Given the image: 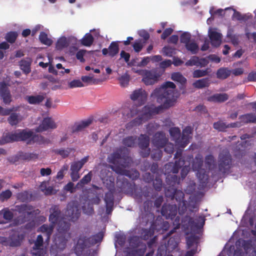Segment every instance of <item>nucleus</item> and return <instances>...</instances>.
<instances>
[{"label": "nucleus", "instance_id": "f257e3e1", "mask_svg": "<svg viewBox=\"0 0 256 256\" xmlns=\"http://www.w3.org/2000/svg\"><path fill=\"white\" fill-rule=\"evenodd\" d=\"M28 140L27 144H31L36 143L42 145L50 142V140L39 134H34L30 131L26 130H18L4 134L0 138V145L14 142Z\"/></svg>", "mask_w": 256, "mask_h": 256}, {"label": "nucleus", "instance_id": "f03ea898", "mask_svg": "<svg viewBox=\"0 0 256 256\" xmlns=\"http://www.w3.org/2000/svg\"><path fill=\"white\" fill-rule=\"evenodd\" d=\"M175 88V84L173 82L168 81L152 92L151 96L156 98L157 102L161 104L156 108L158 112L161 109H168L174 106L176 100L174 96Z\"/></svg>", "mask_w": 256, "mask_h": 256}, {"label": "nucleus", "instance_id": "7ed1b4c3", "mask_svg": "<svg viewBox=\"0 0 256 256\" xmlns=\"http://www.w3.org/2000/svg\"><path fill=\"white\" fill-rule=\"evenodd\" d=\"M140 104L139 106L134 104L130 108V112L127 114L128 118H132L138 114V117L132 121V126H139L144 120L150 118L152 116V110L149 106H146L140 109Z\"/></svg>", "mask_w": 256, "mask_h": 256}, {"label": "nucleus", "instance_id": "20e7f679", "mask_svg": "<svg viewBox=\"0 0 256 256\" xmlns=\"http://www.w3.org/2000/svg\"><path fill=\"white\" fill-rule=\"evenodd\" d=\"M204 160L202 155L198 154L193 159L192 167L194 171L196 172V174L200 183L202 186L208 182V171L202 168Z\"/></svg>", "mask_w": 256, "mask_h": 256}, {"label": "nucleus", "instance_id": "39448f33", "mask_svg": "<svg viewBox=\"0 0 256 256\" xmlns=\"http://www.w3.org/2000/svg\"><path fill=\"white\" fill-rule=\"evenodd\" d=\"M220 157V160L218 168L217 167L216 160L212 155L208 154L204 158L205 170L208 171V174L210 171L212 172L213 177L216 175L215 173H224V156H222L221 154Z\"/></svg>", "mask_w": 256, "mask_h": 256}, {"label": "nucleus", "instance_id": "423d86ee", "mask_svg": "<svg viewBox=\"0 0 256 256\" xmlns=\"http://www.w3.org/2000/svg\"><path fill=\"white\" fill-rule=\"evenodd\" d=\"M130 160V158L128 156H126L124 158V162L123 164L120 165L110 166V168L112 171L118 174L125 176L129 177L130 178H132V179H136L138 178L140 175L138 170H130L125 169V168L129 166Z\"/></svg>", "mask_w": 256, "mask_h": 256}, {"label": "nucleus", "instance_id": "0eeeda50", "mask_svg": "<svg viewBox=\"0 0 256 256\" xmlns=\"http://www.w3.org/2000/svg\"><path fill=\"white\" fill-rule=\"evenodd\" d=\"M182 150H178L174 154V158L178 159L176 160L174 164L168 162L164 165V170L166 174L172 173L178 174L180 168L185 164L184 158L182 157Z\"/></svg>", "mask_w": 256, "mask_h": 256}, {"label": "nucleus", "instance_id": "6e6552de", "mask_svg": "<svg viewBox=\"0 0 256 256\" xmlns=\"http://www.w3.org/2000/svg\"><path fill=\"white\" fill-rule=\"evenodd\" d=\"M50 214L49 216V220L52 224L58 223L59 230L63 232L66 231L69 228V225L67 222H64V227L61 228L60 221L62 218V214L58 206L53 205L50 208Z\"/></svg>", "mask_w": 256, "mask_h": 256}, {"label": "nucleus", "instance_id": "1a4fd4ad", "mask_svg": "<svg viewBox=\"0 0 256 256\" xmlns=\"http://www.w3.org/2000/svg\"><path fill=\"white\" fill-rule=\"evenodd\" d=\"M205 218L204 216H200L194 220L189 216H186L182 220V224L184 228H198L202 227L204 224Z\"/></svg>", "mask_w": 256, "mask_h": 256}, {"label": "nucleus", "instance_id": "9d476101", "mask_svg": "<svg viewBox=\"0 0 256 256\" xmlns=\"http://www.w3.org/2000/svg\"><path fill=\"white\" fill-rule=\"evenodd\" d=\"M168 186L165 188V196L171 200H174V192L176 189V185L180 183V178L176 175L168 176L166 180Z\"/></svg>", "mask_w": 256, "mask_h": 256}, {"label": "nucleus", "instance_id": "9b49d317", "mask_svg": "<svg viewBox=\"0 0 256 256\" xmlns=\"http://www.w3.org/2000/svg\"><path fill=\"white\" fill-rule=\"evenodd\" d=\"M137 72L142 76V81L147 86L154 84L159 78V75L154 70H138Z\"/></svg>", "mask_w": 256, "mask_h": 256}, {"label": "nucleus", "instance_id": "f8f14e48", "mask_svg": "<svg viewBox=\"0 0 256 256\" xmlns=\"http://www.w3.org/2000/svg\"><path fill=\"white\" fill-rule=\"evenodd\" d=\"M90 234L87 232L82 233L80 235L74 247V252L77 256L82 254L84 250L90 244Z\"/></svg>", "mask_w": 256, "mask_h": 256}, {"label": "nucleus", "instance_id": "ddd939ff", "mask_svg": "<svg viewBox=\"0 0 256 256\" xmlns=\"http://www.w3.org/2000/svg\"><path fill=\"white\" fill-rule=\"evenodd\" d=\"M138 146L140 148V156L144 158H148L150 152L149 136L146 134H141L138 138Z\"/></svg>", "mask_w": 256, "mask_h": 256}, {"label": "nucleus", "instance_id": "4468645a", "mask_svg": "<svg viewBox=\"0 0 256 256\" xmlns=\"http://www.w3.org/2000/svg\"><path fill=\"white\" fill-rule=\"evenodd\" d=\"M80 214V210L75 202H72L68 204L64 216L68 220L74 222L78 218Z\"/></svg>", "mask_w": 256, "mask_h": 256}, {"label": "nucleus", "instance_id": "2eb2a0df", "mask_svg": "<svg viewBox=\"0 0 256 256\" xmlns=\"http://www.w3.org/2000/svg\"><path fill=\"white\" fill-rule=\"evenodd\" d=\"M168 142V138L162 132H158L155 133L152 140V142L154 146L158 148H164Z\"/></svg>", "mask_w": 256, "mask_h": 256}, {"label": "nucleus", "instance_id": "dca6fc26", "mask_svg": "<svg viewBox=\"0 0 256 256\" xmlns=\"http://www.w3.org/2000/svg\"><path fill=\"white\" fill-rule=\"evenodd\" d=\"M139 242L138 239L136 238H133L131 240L130 244H132L134 243L136 246V248L130 250L127 252L126 256H144L146 250V246L145 245H142L139 247Z\"/></svg>", "mask_w": 256, "mask_h": 256}, {"label": "nucleus", "instance_id": "f3484780", "mask_svg": "<svg viewBox=\"0 0 256 256\" xmlns=\"http://www.w3.org/2000/svg\"><path fill=\"white\" fill-rule=\"evenodd\" d=\"M161 214L166 219H173L177 214L176 205L164 204L162 206Z\"/></svg>", "mask_w": 256, "mask_h": 256}, {"label": "nucleus", "instance_id": "a211bd4d", "mask_svg": "<svg viewBox=\"0 0 256 256\" xmlns=\"http://www.w3.org/2000/svg\"><path fill=\"white\" fill-rule=\"evenodd\" d=\"M57 125L54 120L50 117L44 118L41 124L36 128V131L41 132L49 129H55Z\"/></svg>", "mask_w": 256, "mask_h": 256}, {"label": "nucleus", "instance_id": "6ab92c4d", "mask_svg": "<svg viewBox=\"0 0 256 256\" xmlns=\"http://www.w3.org/2000/svg\"><path fill=\"white\" fill-rule=\"evenodd\" d=\"M184 194L182 190H178L177 188L176 190L174 199L175 198L176 201L178 202V212L180 215L184 214L187 208L186 202L184 200Z\"/></svg>", "mask_w": 256, "mask_h": 256}, {"label": "nucleus", "instance_id": "aec40b11", "mask_svg": "<svg viewBox=\"0 0 256 256\" xmlns=\"http://www.w3.org/2000/svg\"><path fill=\"white\" fill-rule=\"evenodd\" d=\"M148 94L142 88L134 90L130 94V98L133 101L138 100L140 106L143 105L146 102Z\"/></svg>", "mask_w": 256, "mask_h": 256}, {"label": "nucleus", "instance_id": "412c9836", "mask_svg": "<svg viewBox=\"0 0 256 256\" xmlns=\"http://www.w3.org/2000/svg\"><path fill=\"white\" fill-rule=\"evenodd\" d=\"M152 204V202L151 200H146L144 203V213L142 214V222L147 224L149 220L154 218V214L150 212Z\"/></svg>", "mask_w": 256, "mask_h": 256}, {"label": "nucleus", "instance_id": "4be33fe9", "mask_svg": "<svg viewBox=\"0 0 256 256\" xmlns=\"http://www.w3.org/2000/svg\"><path fill=\"white\" fill-rule=\"evenodd\" d=\"M208 36L212 46L214 47H218L222 42V34L216 32L214 30L210 28L208 32Z\"/></svg>", "mask_w": 256, "mask_h": 256}, {"label": "nucleus", "instance_id": "5701e85b", "mask_svg": "<svg viewBox=\"0 0 256 256\" xmlns=\"http://www.w3.org/2000/svg\"><path fill=\"white\" fill-rule=\"evenodd\" d=\"M110 166L108 167L103 168L100 172V177L101 179L104 181H108L110 182L109 186H114V178L113 176L112 172L110 170Z\"/></svg>", "mask_w": 256, "mask_h": 256}, {"label": "nucleus", "instance_id": "b1692460", "mask_svg": "<svg viewBox=\"0 0 256 256\" xmlns=\"http://www.w3.org/2000/svg\"><path fill=\"white\" fill-rule=\"evenodd\" d=\"M0 96L3 102L6 104H8L12 102L10 90L5 83L0 86Z\"/></svg>", "mask_w": 256, "mask_h": 256}, {"label": "nucleus", "instance_id": "393cba45", "mask_svg": "<svg viewBox=\"0 0 256 256\" xmlns=\"http://www.w3.org/2000/svg\"><path fill=\"white\" fill-rule=\"evenodd\" d=\"M107 188L109 190L108 192L105 194L104 200L107 205L108 208H111L114 206V194L115 192V188L114 186H107Z\"/></svg>", "mask_w": 256, "mask_h": 256}, {"label": "nucleus", "instance_id": "a878e982", "mask_svg": "<svg viewBox=\"0 0 256 256\" xmlns=\"http://www.w3.org/2000/svg\"><path fill=\"white\" fill-rule=\"evenodd\" d=\"M193 132V128L190 126H186L183 130L182 134L181 148H184L189 143V140L191 138L190 134Z\"/></svg>", "mask_w": 256, "mask_h": 256}, {"label": "nucleus", "instance_id": "bb28decb", "mask_svg": "<svg viewBox=\"0 0 256 256\" xmlns=\"http://www.w3.org/2000/svg\"><path fill=\"white\" fill-rule=\"evenodd\" d=\"M169 132L172 140L175 142L177 145L181 147L182 135L180 130L178 128H171L169 130Z\"/></svg>", "mask_w": 256, "mask_h": 256}, {"label": "nucleus", "instance_id": "cd10ccee", "mask_svg": "<svg viewBox=\"0 0 256 256\" xmlns=\"http://www.w3.org/2000/svg\"><path fill=\"white\" fill-rule=\"evenodd\" d=\"M32 210V206L27 204L16 205L14 208H12V211H16L22 215L26 214L28 216L29 215L30 210Z\"/></svg>", "mask_w": 256, "mask_h": 256}, {"label": "nucleus", "instance_id": "c85d7f7f", "mask_svg": "<svg viewBox=\"0 0 256 256\" xmlns=\"http://www.w3.org/2000/svg\"><path fill=\"white\" fill-rule=\"evenodd\" d=\"M45 94L26 96V100L30 104H39L45 98Z\"/></svg>", "mask_w": 256, "mask_h": 256}, {"label": "nucleus", "instance_id": "c756f323", "mask_svg": "<svg viewBox=\"0 0 256 256\" xmlns=\"http://www.w3.org/2000/svg\"><path fill=\"white\" fill-rule=\"evenodd\" d=\"M54 226V224H52L50 225L44 224L39 228V230L46 237V240H50L53 232Z\"/></svg>", "mask_w": 256, "mask_h": 256}, {"label": "nucleus", "instance_id": "7c9ffc66", "mask_svg": "<svg viewBox=\"0 0 256 256\" xmlns=\"http://www.w3.org/2000/svg\"><path fill=\"white\" fill-rule=\"evenodd\" d=\"M239 118L240 122L244 124H256V115L253 113H248L242 115Z\"/></svg>", "mask_w": 256, "mask_h": 256}, {"label": "nucleus", "instance_id": "2f4dec72", "mask_svg": "<svg viewBox=\"0 0 256 256\" xmlns=\"http://www.w3.org/2000/svg\"><path fill=\"white\" fill-rule=\"evenodd\" d=\"M156 229L154 228V224L153 222L150 228H142L141 231V237L144 240H147L153 236L154 230Z\"/></svg>", "mask_w": 256, "mask_h": 256}, {"label": "nucleus", "instance_id": "473e14b6", "mask_svg": "<svg viewBox=\"0 0 256 256\" xmlns=\"http://www.w3.org/2000/svg\"><path fill=\"white\" fill-rule=\"evenodd\" d=\"M229 10H232L233 12L232 16V19L233 20H237L239 21L246 20H248V17L246 15H242L239 12L236 11L235 9L231 8H225V13Z\"/></svg>", "mask_w": 256, "mask_h": 256}, {"label": "nucleus", "instance_id": "72a5a7b5", "mask_svg": "<svg viewBox=\"0 0 256 256\" xmlns=\"http://www.w3.org/2000/svg\"><path fill=\"white\" fill-rule=\"evenodd\" d=\"M108 56L112 58L118 54L120 48L118 42H112L108 48Z\"/></svg>", "mask_w": 256, "mask_h": 256}, {"label": "nucleus", "instance_id": "f704fd0d", "mask_svg": "<svg viewBox=\"0 0 256 256\" xmlns=\"http://www.w3.org/2000/svg\"><path fill=\"white\" fill-rule=\"evenodd\" d=\"M210 84V80L208 78H203L196 80L192 85L194 88L200 89L208 87Z\"/></svg>", "mask_w": 256, "mask_h": 256}, {"label": "nucleus", "instance_id": "c9c22d12", "mask_svg": "<svg viewBox=\"0 0 256 256\" xmlns=\"http://www.w3.org/2000/svg\"><path fill=\"white\" fill-rule=\"evenodd\" d=\"M122 150L120 149L119 150L113 152L111 155V160L110 162L114 164H116V163L119 162L121 161L122 159L124 160V158L128 156V155H124L122 156Z\"/></svg>", "mask_w": 256, "mask_h": 256}, {"label": "nucleus", "instance_id": "e433bc0d", "mask_svg": "<svg viewBox=\"0 0 256 256\" xmlns=\"http://www.w3.org/2000/svg\"><path fill=\"white\" fill-rule=\"evenodd\" d=\"M136 136H128L123 138L122 143L126 146L133 148L136 146Z\"/></svg>", "mask_w": 256, "mask_h": 256}, {"label": "nucleus", "instance_id": "4c0bfd02", "mask_svg": "<svg viewBox=\"0 0 256 256\" xmlns=\"http://www.w3.org/2000/svg\"><path fill=\"white\" fill-rule=\"evenodd\" d=\"M171 78L174 82H179L181 87H183L186 82V79L178 72H174L172 74Z\"/></svg>", "mask_w": 256, "mask_h": 256}, {"label": "nucleus", "instance_id": "58836bf2", "mask_svg": "<svg viewBox=\"0 0 256 256\" xmlns=\"http://www.w3.org/2000/svg\"><path fill=\"white\" fill-rule=\"evenodd\" d=\"M92 122L91 120L82 121L81 123L76 124L72 128V132L74 133L82 130L84 128L88 126Z\"/></svg>", "mask_w": 256, "mask_h": 256}, {"label": "nucleus", "instance_id": "ea45409f", "mask_svg": "<svg viewBox=\"0 0 256 256\" xmlns=\"http://www.w3.org/2000/svg\"><path fill=\"white\" fill-rule=\"evenodd\" d=\"M30 60H22L20 62V66L21 70L26 74L30 72Z\"/></svg>", "mask_w": 256, "mask_h": 256}, {"label": "nucleus", "instance_id": "a19ab883", "mask_svg": "<svg viewBox=\"0 0 256 256\" xmlns=\"http://www.w3.org/2000/svg\"><path fill=\"white\" fill-rule=\"evenodd\" d=\"M92 176V172H90L78 182L76 186L78 188H82L84 185L88 184L91 181Z\"/></svg>", "mask_w": 256, "mask_h": 256}, {"label": "nucleus", "instance_id": "79ce46f5", "mask_svg": "<svg viewBox=\"0 0 256 256\" xmlns=\"http://www.w3.org/2000/svg\"><path fill=\"white\" fill-rule=\"evenodd\" d=\"M94 40V38L92 34L90 33H87L82 39L81 44L84 46H90L92 44Z\"/></svg>", "mask_w": 256, "mask_h": 256}, {"label": "nucleus", "instance_id": "37998d69", "mask_svg": "<svg viewBox=\"0 0 256 256\" xmlns=\"http://www.w3.org/2000/svg\"><path fill=\"white\" fill-rule=\"evenodd\" d=\"M69 42L66 37L60 38L56 43V48L58 50H62L68 46Z\"/></svg>", "mask_w": 256, "mask_h": 256}, {"label": "nucleus", "instance_id": "c03bdc74", "mask_svg": "<svg viewBox=\"0 0 256 256\" xmlns=\"http://www.w3.org/2000/svg\"><path fill=\"white\" fill-rule=\"evenodd\" d=\"M18 36V32L15 31H10L6 34L4 38L7 42L10 44H14Z\"/></svg>", "mask_w": 256, "mask_h": 256}, {"label": "nucleus", "instance_id": "a18cd8bd", "mask_svg": "<svg viewBox=\"0 0 256 256\" xmlns=\"http://www.w3.org/2000/svg\"><path fill=\"white\" fill-rule=\"evenodd\" d=\"M186 49L190 51L192 54H196L199 50L198 44L195 42H189L185 45Z\"/></svg>", "mask_w": 256, "mask_h": 256}, {"label": "nucleus", "instance_id": "49530a36", "mask_svg": "<svg viewBox=\"0 0 256 256\" xmlns=\"http://www.w3.org/2000/svg\"><path fill=\"white\" fill-rule=\"evenodd\" d=\"M39 40L41 43L48 46H50L52 43V40L49 38L48 34L44 32H40Z\"/></svg>", "mask_w": 256, "mask_h": 256}, {"label": "nucleus", "instance_id": "de8ad7c7", "mask_svg": "<svg viewBox=\"0 0 256 256\" xmlns=\"http://www.w3.org/2000/svg\"><path fill=\"white\" fill-rule=\"evenodd\" d=\"M233 30L231 28L228 30L226 37L230 40L231 42L234 46L238 44L239 40L238 36L233 34Z\"/></svg>", "mask_w": 256, "mask_h": 256}, {"label": "nucleus", "instance_id": "09e8293b", "mask_svg": "<svg viewBox=\"0 0 256 256\" xmlns=\"http://www.w3.org/2000/svg\"><path fill=\"white\" fill-rule=\"evenodd\" d=\"M207 100L210 102H224V94H216L208 96Z\"/></svg>", "mask_w": 256, "mask_h": 256}, {"label": "nucleus", "instance_id": "8fccbe9b", "mask_svg": "<svg viewBox=\"0 0 256 256\" xmlns=\"http://www.w3.org/2000/svg\"><path fill=\"white\" fill-rule=\"evenodd\" d=\"M19 114L15 112L12 113L8 118V122L12 126H16L19 122Z\"/></svg>", "mask_w": 256, "mask_h": 256}, {"label": "nucleus", "instance_id": "3c124183", "mask_svg": "<svg viewBox=\"0 0 256 256\" xmlns=\"http://www.w3.org/2000/svg\"><path fill=\"white\" fill-rule=\"evenodd\" d=\"M22 159L28 161L35 160L38 158V154L34 152H25L20 155Z\"/></svg>", "mask_w": 256, "mask_h": 256}, {"label": "nucleus", "instance_id": "603ef678", "mask_svg": "<svg viewBox=\"0 0 256 256\" xmlns=\"http://www.w3.org/2000/svg\"><path fill=\"white\" fill-rule=\"evenodd\" d=\"M2 212H3V216L6 220V222H10L14 217L13 211L12 210H10L8 208H4L2 210Z\"/></svg>", "mask_w": 256, "mask_h": 256}, {"label": "nucleus", "instance_id": "864d4df0", "mask_svg": "<svg viewBox=\"0 0 256 256\" xmlns=\"http://www.w3.org/2000/svg\"><path fill=\"white\" fill-rule=\"evenodd\" d=\"M118 80L120 82V86L122 87H126L128 84L130 80V76L127 72H126L124 74L119 77Z\"/></svg>", "mask_w": 256, "mask_h": 256}, {"label": "nucleus", "instance_id": "5fc2aeb1", "mask_svg": "<svg viewBox=\"0 0 256 256\" xmlns=\"http://www.w3.org/2000/svg\"><path fill=\"white\" fill-rule=\"evenodd\" d=\"M144 44V42H142V40H136L133 43L132 46L136 52H140Z\"/></svg>", "mask_w": 256, "mask_h": 256}, {"label": "nucleus", "instance_id": "6e6d98bb", "mask_svg": "<svg viewBox=\"0 0 256 256\" xmlns=\"http://www.w3.org/2000/svg\"><path fill=\"white\" fill-rule=\"evenodd\" d=\"M198 237L196 236H190L186 238V244L188 248H190L194 244L197 246Z\"/></svg>", "mask_w": 256, "mask_h": 256}, {"label": "nucleus", "instance_id": "4d7b16f0", "mask_svg": "<svg viewBox=\"0 0 256 256\" xmlns=\"http://www.w3.org/2000/svg\"><path fill=\"white\" fill-rule=\"evenodd\" d=\"M152 182L153 186L155 190L158 192L160 191L162 186V180L159 176H156Z\"/></svg>", "mask_w": 256, "mask_h": 256}, {"label": "nucleus", "instance_id": "13d9d810", "mask_svg": "<svg viewBox=\"0 0 256 256\" xmlns=\"http://www.w3.org/2000/svg\"><path fill=\"white\" fill-rule=\"evenodd\" d=\"M44 240L42 236L40 234L38 235L36 240L34 242L33 249L34 250H38L43 246Z\"/></svg>", "mask_w": 256, "mask_h": 256}, {"label": "nucleus", "instance_id": "bf43d9fd", "mask_svg": "<svg viewBox=\"0 0 256 256\" xmlns=\"http://www.w3.org/2000/svg\"><path fill=\"white\" fill-rule=\"evenodd\" d=\"M17 197L22 202H25L28 201L31 196L28 192L24 191V192L18 193Z\"/></svg>", "mask_w": 256, "mask_h": 256}, {"label": "nucleus", "instance_id": "052dcab7", "mask_svg": "<svg viewBox=\"0 0 256 256\" xmlns=\"http://www.w3.org/2000/svg\"><path fill=\"white\" fill-rule=\"evenodd\" d=\"M72 149L70 148H68L66 150L64 149H58L55 150L56 153L60 154L62 158H66L68 157L70 154L72 152Z\"/></svg>", "mask_w": 256, "mask_h": 256}, {"label": "nucleus", "instance_id": "680f3d73", "mask_svg": "<svg viewBox=\"0 0 256 256\" xmlns=\"http://www.w3.org/2000/svg\"><path fill=\"white\" fill-rule=\"evenodd\" d=\"M162 157V152L160 150H152L151 154V158L154 160H160Z\"/></svg>", "mask_w": 256, "mask_h": 256}, {"label": "nucleus", "instance_id": "e2e57ef3", "mask_svg": "<svg viewBox=\"0 0 256 256\" xmlns=\"http://www.w3.org/2000/svg\"><path fill=\"white\" fill-rule=\"evenodd\" d=\"M191 35L188 32H184L180 36V41L181 43L184 44L185 45L190 42Z\"/></svg>", "mask_w": 256, "mask_h": 256}, {"label": "nucleus", "instance_id": "0e129e2a", "mask_svg": "<svg viewBox=\"0 0 256 256\" xmlns=\"http://www.w3.org/2000/svg\"><path fill=\"white\" fill-rule=\"evenodd\" d=\"M208 72V68L205 70H196L193 72V77L195 78L202 77L207 75Z\"/></svg>", "mask_w": 256, "mask_h": 256}, {"label": "nucleus", "instance_id": "69168bd1", "mask_svg": "<svg viewBox=\"0 0 256 256\" xmlns=\"http://www.w3.org/2000/svg\"><path fill=\"white\" fill-rule=\"evenodd\" d=\"M68 88H80L84 86L82 82L79 80H74L71 81L68 83Z\"/></svg>", "mask_w": 256, "mask_h": 256}, {"label": "nucleus", "instance_id": "338daca9", "mask_svg": "<svg viewBox=\"0 0 256 256\" xmlns=\"http://www.w3.org/2000/svg\"><path fill=\"white\" fill-rule=\"evenodd\" d=\"M12 195V193L10 190H6L0 194V200L2 202L6 200L11 197Z\"/></svg>", "mask_w": 256, "mask_h": 256}, {"label": "nucleus", "instance_id": "774afa93", "mask_svg": "<svg viewBox=\"0 0 256 256\" xmlns=\"http://www.w3.org/2000/svg\"><path fill=\"white\" fill-rule=\"evenodd\" d=\"M162 51L164 56L171 57L174 54V48L170 46H164L162 48Z\"/></svg>", "mask_w": 256, "mask_h": 256}]
</instances>
